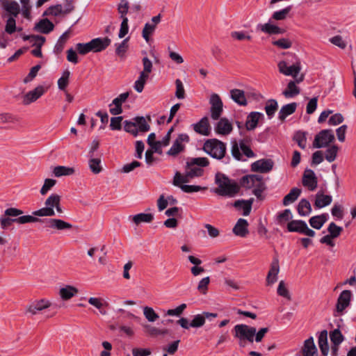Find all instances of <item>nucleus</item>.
Segmentation results:
<instances>
[{"label": "nucleus", "mask_w": 356, "mask_h": 356, "mask_svg": "<svg viewBox=\"0 0 356 356\" xmlns=\"http://www.w3.org/2000/svg\"><path fill=\"white\" fill-rule=\"evenodd\" d=\"M209 161L206 157L190 158L186 162L185 173L177 172L174 176L173 184L179 185L180 181H190L191 179L201 177L204 173L202 168L208 166Z\"/></svg>", "instance_id": "1"}, {"label": "nucleus", "mask_w": 356, "mask_h": 356, "mask_svg": "<svg viewBox=\"0 0 356 356\" xmlns=\"http://www.w3.org/2000/svg\"><path fill=\"white\" fill-rule=\"evenodd\" d=\"M216 184L218 187L213 192L221 196L234 197L240 190V186L233 179H229L225 175H216Z\"/></svg>", "instance_id": "2"}, {"label": "nucleus", "mask_w": 356, "mask_h": 356, "mask_svg": "<svg viewBox=\"0 0 356 356\" xmlns=\"http://www.w3.org/2000/svg\"><path fill=\"white\" fill-rule=\"evenodd\" d=\"M203 149L211 157L220 160L226 154V145L218 139H209L204 143Z\"/></svg>", "instance_id": "3"}, {"label": "nucleus", "mask_w": 356, "mask_h": 356, "mask_svg": "<svg viewBox=\"0 0 356 356\" xmlns=\"http://www.w3.org/2000/svg\"><path fill=\"white\" fill-rule=\"evenodd\" d=\"M124 124V130L134 136L144 134L150 129V127L144 117H136L133 119L132 122L125 120Z\"/></svg>", "instance_id": "4"}, {"label": "nucleus", "mask_w": 356, "mask_h": 356, "mask_svg": "<svg viewBox=\"0 0 356 356\" xmlns=\"http://www.w3.org/2000/svg\"><path fill=\"white\" fill-rule=\"evenodd\" d=\"M234 337L238 339L241 347L245 346V340L252 343L256 334V328L245 324H238L234 326Z\"/></svg>", "instance_id": "5"}, {"label": "nucleus", "mask_w": 356, "mask_h": 356, "mask_svg": "<svg viewBox=\"0 0 356 356\" xmlns=\"http://www.w3.org/2000/svg\"><path fill=\"white\" fill-rule=\"evenodd\" d=\"M231 152L233 157L238 161L244 160L243 159V156L247 158L255 157V154L250 148L245 139L240 140L238 142L236 140L232 141Z\"/></svg>", "instance_id": "6"}, {"label": "nucleus", "mask_w": 356, "mask_h": 356, "mask_svg": "<svg viewBox=\"0 0 356 356\" xmlns=\"http://www.w3.org/2000/svg\"><path fill=\"white\" fill-rule=\"evenodd\" d=\"M38 220H39L38 218L30 215L21 216L17 218H8V216H5L4 213H3L0 217V229L1 231L5 232L13 223L23 225L26 223L37 222Z\"/></svg>", "instance_id": "7"}, {"label": "nucleus", "mask_w": 356, "mask_h": 356, "mask_svg": "<svg viewBox=\"0 0 356 356\" xmlns=\"http://www.w3.org/2000/svg\"><path fill=\"white\" fill-rule=\"evenodd\" d=\"M142 61L143 70L140 73L138 79L135 81L134 83V89L138 92H141L143 90L144 86L148 79L149 75L152 72L153 68L152 63L147 57H144Z\"/></svg>", "instance_id": "8"}, {"label": "nucleus", "mask_w": 356, "mask_h": 356, "mask_svg": "<svg viewBox=\"0 0 356 356\" xmlns=\"http://www.w3.org/2000/svg\"><path fill=\"white\" fill-rule=\"evenodd\" d=\"M335 139L332 129H323L316 135L313 143L315 148H322L327 147Z\"/></svg>", "instance_id": "9"}, {"label": "nucleus", "mask_w": 356, "mask_h": 356, "mask_svg": "<svg viewBox=\"0 0 356 356\" xmlns=\"http://www.w3.org/2000/svg\"><path fill=\"white\" fill-rule=\"evenodd\" d=\"M287 229L290 232H298L310 237L315 236V232L308 227L307 223L301 220H293L287 225Z\"/></svg>", "instance_id": "10"}, {"label": "nucleus", "mask_w": 356, "mask_h": 356, "mask_svg": "<svg viewBox=\"0 0 356 356\" xmlns=\"http://www.w3.org/2000/svg\"><path fill=\"white\" fill-rule=\"evenodd\" d=\"M38 222L44 224V227H49L57 230H67L72 227V225L61 219L38 218Z\"/></svg>", "instance_id": "11"}, {"label": "nucleus", "mask_w": 356, "mask_h": 356, "mask_svg": "<svg viewBox=\"0 0 356 356\" xmlns=\"http://www.w3.org/2000/svg\"><path fill=\"white\" fill-rule=\"evenodd\" d=\"M279 72L286 76H291L294 79H298L297 76L300 72L301 66L300 62H296L291 66H288L284 60H282L278 63Z\"/></svg>", "instance_id": "12"}, {"label": "nucleus", "mask_w": 356, "mask_h": 356, "mask_svg": "<svg viewBox=\"0 0 356 356\" xmlns=\"http://www.w3.org/2000/svg\"><path fill=\"white\" fill-rule=\"evenodd\" d=\"M211 104V117L213 120H218L222 113V102L217 94L211 95L209 100Z\"/></svg>", "instance_id": "13"}, {"label": "nucleus", "mask_w": 356, "mask_h": 356, "mask_svg": "<svg viewBox=\"0 0 356 356\" xmlns=\"http://www.w3.org/2000/svg\"><path fill=\"white\" fill-rule=\"evenodd\" d=\"M351 298L352 293L350 290H344L340 293L336 305V312L337 315L342 314L345 309L350 305ZM335 316H337V314H335Z\"/></svg>", "instance_id": "14"}, {"label": "nucleus", "mask_w": 356, "mask_h": 356, "mask_svg": "<svg viewBox=\"0 0 356 356\" xmlns=\"http://www.w3.org/2000/svg\"><path fill=\"white\" fill-rule=\"evenodd\" d=\"M257 30L268 35H277L284 33L283 29L272 23L270 18L266 23L257 24Z\"/></svg>", "instance_id": "15"}, {"label": "nucleus", "mask_w": 356, "mask_h": 356, "mask_svg": "<svg viewBox=\"0 0 356 356\" xmlns=\"http://www.w3.org/2000/svg\"><path fill=\"white\" fill-rule=\"evenodd\" d=\"M273 165L274 162L271 159H263L254 162L251 165V169L254 172L266 173L273 169Z\"/></svg>", "instance_id": "16"}, {"label": "nucleus", "mask_w": 356, "mask_h": 356, "mask_svg": "<svg viewBox=\"0 0 356 356\" xmlns=\"http://www.w3.org/2000/svg\"><path fill=\"white\" fill-rule=\"evenodd\" d=\"M304 79V76L302 74L298 79L295 81H290L287 85L286 88L282 92V95L286 98H292L300 94V88L296 86V83L302 82Z\"/></svg>", "instance_id": "17"}, {"label": "nucleus", "mask_w": 356, "mask_h": 356, "mask_svg": "<svg viewBox=\"0 0 356 356\" xmlns=\"http://www.w3.org/2000/svg\"><path fill=\"white\" fill-rule=\"evenodd\" d=\"M302 184L311 191L317 188V177L312 170H306L302 177Z\"/></svg>", "instance_id": "18"}, {"label": "nucleus", "mask_w": 356, "mask_h": 356, "mask_svg": "<svg viewBox=\"0 0 356 356\" xmlns=\"http://www.w3.org/2000/svg\"><path fill=\"white\" fill-rule=\"evenodd\" d=\"M44 92V88L42 86H37L35 89L28 92L23 97V104L29 105L36 101Z\"/></svg>", "instance_id": "19"}, {"label": "nucleus", "mask_w": 356, "mask_h": 356, "mask_svg": "<svg viewBox=\"0 0 356 356\" xmlns=\"http://www.w3.org/2000/svg\"><path fill=\"white\" fill-rule=\"evenodd\" d=\"M280 272V265L277 259H273L270 270L266 277V284L273 285L277 281V275Z\"/></svg>", "instance_id": "20"}, {"label": "nucleus", "mask_w": 356, "mask_h": 356, "mask_svg": "<svg viewBox=\"0 0 356 356\" xmlns=\"http://www.w3.org/2000/svg\"><path fill=\"white\" fill-rule=\"evenodd\" d=\"M54 29V24L48 18L40 19L35 24L33 29L43 34H48Z\"/></svg>", "instance_id": "21"}, {"label": "nucleus", "mask_w": 356, "mask_h": 356, "mask_svg": "<svg viewBox=\"0 0 356 356\" xmlns=\"http://www.w3.org/2000/svg\"><path fill=\"white\" fill-rule=\"evenodd\" d=\"M193 129L195 132L203 135L209 136L210 134V124L207 117L202 118L198 122L193 124Z\"/></svg>", "instance_id": "22"}, {"label": "nucleus", "mask_w": 356, "mask_h": 356, "mask_svg": "<svg viewBox=\"0 0 356 356\" xmlns=\"http://www.w3.org/2000/svg\"><path fill=\"white\" fill-rule=\"evenodd\" d=\"M232 129V124L227 118H221L215 127L216 132L223 136L229 134Z\"/></svg>", "instance_id": "23"}, {"label": "nucleus", "mask_w": 356, "mask_h": 356, "mask_svg": "<svg viewBox=\"0 0 356 356\" xmlns=\"http://www.w3.org/2000/svg\"><path fill=\"white\" fill-rule=\"evenodd\" d=\"M93 52H100L110 45L111 40L108 37H98L91 40Z\"/></svg>", "instance_id": "24"}, {"label": "nucleus", "mask_w": 356, "mask_h": 356, "mask_svg": "<svg viewBox=\"0 0 356 356\" xmlns=\"http://www.w3.org/2000/svg\"><path fill=\"white\" fill-rule=\"evenodd\" d=\"M332 197L329 195H325L323 192L318 191L315 195L314 207L317 209L325 207L331 204Z\"/></svg>", "instance_id": "25"}, {"label": "nucleus", "mask_w": 356, "mask_h": 356, "mask_svg": "<svg viewBox=\"0 0 356 356\" xmlns=\"http://www.w3.org/2000/svg\"><path fill=\"white\" fill-rule=\"evenodd\" d=\"M45 207L40 209L33 211L32 212V216L43 217V216H53L55 215L54 209H52L51 202H50L49 197L44 202Z\"/></svg>", "instance_id": "26"}, {"label": "nucleus", "mask_w": 356, "mask_h": 356, "mask_svg": "<svg viewBox=\"0 0 356 356\" xmlns=\"http://www.w3.org/2000/svg\"><path fill=\"white\" fill-rule=\"evenodd\" d=\"M51 306V304L45 299H41L40 300L32 302L28 307L27 312L32 315L36 314L38 312H40L46 308Z\"/></svg>", "instance_id": "27"}, {"label": "nucleus", "mask_w": 356, "mask_h": 356, "mask_svg": "<svg viewBox=\"0 0 356 356\" xmlns=\"http://www.w3.org/2000/svg\"><path fill=\"white\" fill-rule=\"evenodd\" d=\"M248 222L245 219L239 218L233 228L235 235L240 237H245L248 234Z\"/></svg>", "instance_id": "28"}, {"label": "nucleus", "mask_w": 356, "mask_h": 356, "mask_svg": "<svg viewBox=\"0 0 356 356\" xmlns=\"http://www.w3.org/2000/svg\"><path fill=\"white\" fill-rule=\"evenodd\" d=\"M263 114L259 112H251L248 116L245 122V127L247 130H254L259 122L260 118L263 117Z\"/></svg>", "instance_id": "29"}, {"label": "nucleus", "mask_w": 356, "mask_h": 356, "mask_svg": "<svg viewBox=\"0 0 356 356\" xmlns=\"http://www.w3.org/2000/svg\"><path fill=\"white\" fill-rule=\"evenodd\" d=\"M230 97L232 99L240 106H245L248 102L245 95V92L240 89H232L230 90Z\"/></svg>", "instance_id": "30"}, {"label": "nucleus", "mask_w": 356, "mask_h": 356, "mask_svg": "<svg viewBox=\"0 0 356 356\" xmlns=\"http://www.w3.org/2000/svg\"><path fill=\"white\" fill-rule=\"evenodd\" d=\"M129 97L128 92H123L113 100V115L120 114L122 112V104Z\"/></svg>", "instance_id": "31"}, {"label": "nucleus", "mask_w": 356, "mask_h": 356, "mask_svg": "<svg viewBox=\"0 0 356 356\" xmlns=\"http://www.w3.org/2000/svg\"><path fill=\"white\" fill-rule=\"evenodd\" d=\"M318 343L322 354L327 355L329 351L327 330H323L320 332L318 337Z\"/></svg>", "instance_id": "32"}, {"label": "nucleus", "mask_w": 356, "mask_h": 356, "mask_svg": "<svg viewBox=\"0 0 356 356\" xmlns=\"http://www.w3.org/2000/svg\"><path fill=\"white\" fill-rule=\"evenodd\" d=\"M303 353L305 356H317V349L313 337H310L305 341Z\"/></svg>", "instance_id": "33"}, {"label": "nucleus", "mask_w": 356, "mask_h": 356, "mask_svg": "<svg viewBox=\"0 0 356 356\" xmlns=\"http://www.w3.org/2000/svg\"><path fill=\"white\" fill-rule=\"evenodd\" d=\"M298 212L301 216H309L312 213V206L310 202L306 199H302L298 204Z\"/></svg>", "instance_id": "34"}, {"label": "nucleus", "mask_w": 356, "mask_h": 356, "mask_svg": "<svg viewBox=\"0 0 356 356\" xmlns=\"http://www.w3.org/2000/svg\"><path fill=\"white\" fill-rule=\"evenodd\" d=\"M297 104L293 102L283 106L279 112V119L284 120L287 116L293 114L296 109Z\"/></svg>", "instance_id": "35"}, {"label": "nucleus", "mask_w": 356, "mask_h": 356, "mask_svg": "<svg viewBox=\"0 0 356 356\" xmlns=\"http://www.w3.org/2000/svg\"><path fill=\"white\" fill-rule=\"evenodd\" d=\"M301 189L298 188H293L290 192L284 197L283 204L287 206L294 202L301 194Z\"/></svg>", "instance_id": "36"}, {"label": "nucleus", "mask_w": 356, "mask_h": 356, "mask_svg": "<svg viewBox=\"0 0 356 356\" xmlns=\"http://www.w3.org/2000/svg\"><path fill=\"white\" fill-rule=\"evenodd\" d=\"M74 172V168L64 166V165H58V166L55 167L53 170V174L56 177L71 175Z\"/></svg>", "instance_id": "37"}, {"label": "nucleus", "mask_w": 356, "mask_h": 356, "mask_svg": "<svg viewBox=\"0 0 356 356\" xmlns=\"http://www.w3.org/2000/svg\"><path fill=\"white\" fill-rule=\"evenodd\" d=\"M253 189V194L257 197L261 198L262 193L266 189V185L264 181H263V178L261 175H258L256 182L254 184V186L252 187Z\"/></svg>", "instance_id": "38"}, {"label": "nucleus", "mask_w": 356, "mask_h": 356, "mask_svg": "<svg viewBox=\"0 0 356 356\" xmlns=\"http://www.w3.org/2000/svg\"><path fill=\"white\" fill-rule=\"evenodd\" d=\"M326 221L327 215L321 214L312 217L309 219V224L313 228L320 229Z\"/></svg>", "instance_id": "39"}, {"label": "nucleus", "mask_w": 356, "mask_h": 356, "mask_svg": "<svg viewBox=\"0 0 356 356\" xmlns=\"http://www.w3.org/2000/svg\"><path fill=\"white\" fill-rule=\"evenodd\" d=\"M291 9H292V6H289L282 10L275 11L273 13V15L270 17V19L275 20V21L284 20L287 18Z\"/></svg>", "instance_id": "40"}, {"label": "nucleus", "mask_w": 356, "mask_h": 356, "mask_svg": "<svg viewBox=\"0 0 356 356\" xmlns=\"http://www.w3.org/2000/svg\"><path fill=\"white\" fill-rule=\"evenodd\" d=\"M154 219V215L152 213H140L136 215H134L132 217V221L136 225H138L142 222H151Z\"/></svg>", "instance_id": "41"}, {"label": "nucleus", "mask_w": 356, "mask_h": 356, "mask_svg": "<svg viewBox=\"0 0 356 356\" xmlns=\"http://www.w3.org/2000/svg\"><path fill=\"white\" fill-rule=\"evenodd\" d=\"M188 181H180L179 185H175V186L179 187L182 191H184V193H187L198 192L200 191H205L207 189V187H202L200 186L184 184V183H188Z\"/></svg>", "instance_id": "42"}, {"label": "nucleus", "mask_w": 356, "mask_h": 356, "mask_svg": "<svg viewBox=\"0 0 356 356\" xmlns=\"http://www.w3.org/2000/svg\"><path fill=\"white\" fill-rule=\"evenodd\" d=\"M252 200H237L234 206L236 208L242 209L243 216H248L251 211Z\"/></svg>", "instance_id": "43"}, {"label": "nucleus", "mask_w": 356, "mask_h": 356, "mask_svg": "<svg viewBox=\"0 0 356 356\" xmlns=\"http://www.w3.org/2000/svg\"><path fill=\"white\" fill-rule=\"evenodd\" d=\"M77 289L72 286L66 285L60 289V296L63 300H69L76 295Z\"/></svg>", "instance_id": "44"}, {"label": "nucleus", "mask_w": 356, "mask_h": 356, "mask_svg": "<svg viewBox=\"0 0 356 356\" xmlns=\"http://www.w3.org/2000/svg\"><path fill=\"white\" fill-rule=\"evenodd\" d=\"M258 175H248L243 176L240 181V184L245 188H252L256 182Z\"/></svg>", "instance_id": "45"}, {"label": "nucleus", "mask_w": 356, "mask_h": 356, "mask_svg": "<svg viewBox=\"0 0 356 356\" xmlns=\"http://www.w3.org/2000/svg\"><path fill=\"white\" fill-rule=\"evenodd\" d=\"M15 17H16L10 16L6 21V24L5 26V31L8 34L11 35V34H13L17 31H21L22 30V28H21V27L17 28L16 26Z\"/></svg>", "instance_id": "46"}, {"label": "nucleus", "mask_w": 356, "mask_h": 356, "mask_svg": "<svg viewBox=\"0 0 356 356\" xmlns=\"http://www.w3.org/2000/svg\"><path fill=\"white\" fill-rule=\"evenodd\" d=\"M3 8L12 17H17L19 12V6L15 1H12L10 3L7 2L4 5Z\"/></svg>", "instance_id": "47"}, {"label": "nucleus", "mask_w": 356, "mask_h": 356, "mask_svg": "<svg viewBox=\"0 0 356 356\" xmlns=\"http://www.w3.org/2000/svg\"><path fill=\"white\" fill-rule=\"evenodd\" d=\"M307 133L302 131H298L295 133L293 139L297 143L301 149H305L307 147Z\"/></svg>", "instance_id": "48"}, {"label": "nucleus", "mask_w": 356, "mask_h": 356, "mask_svg": "<svg viewBox=\"0 0 356 356\" xmlns=\"http://www.w3.org/2000/svg\"><path fill=\"white\" fill-rule=\"evenodd\" d=\"M70 76V72L68 69L65 70L62 72L61 76L58 80V88L60 90H65L67 88L69 82V78Z\"/></svg>", "instance_id": "49"}, {"label": "nucleus", "mask_w": 356, "mask_h": 356, "mask_svg": "<svg viewBox=\"0 0 356 356\" xmlns=\"http://www.w3.org/2000/svg\"><path fill=\"white\" fill-rule=\"evenodd\" d=\"M128 40L129 38H125L121 43L118 44H115L116 49L115 54L118 56H119L122 60L125 58L126 52L128 49Z\"/></svg>", "instance_id": "50"}, {"label": "nucleus", "mask_w": 356, "mask_h": 356, "mask_svg": "<svg viewBox=\"0 0 356 356\" xmlns=\"http://www.w3.org/2000/svg\"><path fill=\"white\" fill-rule=\"evenodd\" d=\"M278 104L275 99H269L266 106L265 111L269 118H272L275 111L277 110Z\"/></svg>", "instance_id": "51"}, {"label": "nucleus", "mask_w": 356, "mask_h": 356, "mask_svg": "<svg viewBox=\"0 0 356 356\" xmlns=\"http://www.w3.org/2000/svg\"><path fill=\"white\" fill-rule=\"evenodd\" d=\"M88 165L90 170L94 174H99L102 170L101 160L98 158L89 157Z\"/></svg>", "instance_id": "52"}, {"label": "nucleus", "mask_w": 356, "mask_h": 356, "mask_svg": "<svg viewBox=\"0 0 356 356\" xmlns=\"http://www.w3.org/2000/svg\"><path fill=\"white\" fill-rule=\"evenodd\" d=\"M78 53L81 55H86L89 52H93L91 41L86 43L79 42L76 44Z\"/></svg>", "instance_id": "53"}, {"label": "nucleus", "mask_w": 356, "mask_h": 356, "mask_svg": "<svg viewBox=\"0 0 356 356\" xmlns=\"http://www.w3.org/2000/svg\"><path fill=\"white\" fill-rule=\"evenodd\" d=\"M68 32H69V30H67L58 38L56 44L54 45V47L53 51L54 54H59L63 51V50L64 49L65 38L67 37Z\"/></svg>", "instance_id": "54"}, {"label": "nucleus", "mask_w": 356, "mask_h": 356, "mask_svg": "<svg viewBox=\"0 0 356 356\" xmlns=\"http://www.w3.org/2000/svg\"><path fill=\"white\" fill-rule=\"evenodd\" d=\"M330 337L332 343L336 346H339L343 341V336L339 329H335L331 332Z\"/></svg>", "instance_id": "55"}, {"label": "nucleus", "mask_w": 356, "mask_h": 356, "mask_svg": "<svg viewBox=\"0 0 356 356\" xmlns=\"http://www.w3.org/2000/svg\"><path fill=\"white\" fill-rule=\"evenodd\" d=\"M338 150L339 148L335 145L327 148L325 151V159L330 163L334 161L337 158Z\"/></svg>", "instance_id": "56"}, {"label": "nucleus", "mask_w": 356, "mask_h": 356, "mask_svg": "<svg viewBox=\"0 0 356 356\" xmlns=\"http://www.w3.org/2000/svg\"><path fill=\"white\" fill-rule=\"evenodd\" d=\"M143 314L146 319L149 322H154L159 318V315L154 312L153 308L150 307H145L143 308Z\"/></svg>", "instance_id": "57"}, {"label": "nucleus", "mask_w": 356, "mask_h": 356, "mask_svg": "<svg viewBox=\"0 0 356 356\" xmlns=\"http://www.w3.org/2000/svg\"><path fill=\"white\" fill-rule=\"evenodd\" d=\"M3 213L5 216L11 218H17L21 216H24V211L22 209L15 207H9L6 209Z\"/></svg>", "instance_id": "58"}, {"label": "nucleus", "mask_w": 356, "mask_h": 356, "mask_svg": "<svg viewBox=\"0 0 356 356\" xmlns=\"http://www.w3.org/2000/svg\"><path fill=\"white\" fill-rule=\"evenodd\" d=\"M277 294L286 299L290 300L291 299L290 293L286 286L285 282L283 280H281L279 283L277 290Z\"/></svg>", "instance_id": "59"}, {"label": "nucleus", "mask_w": 356, "mask_h": 356, "mask_svg": "<svg viewBox=\"0 0 356 356\" xmlns=\"http://www.w3.org/2000/svg\"><path fill=\"white\" fill-rule=\"evenodd\" d=\"M50 202H51L52 209L54 208L56 209L57 212L62 213L63 209L60 206V196L56 193H51L49 196Z\"/></svg>", "instance_id": "60"}, {"label": "nucleus", "mask_w": 356, "mask_h": 356, "mask_svg": "<svg viewBox=\"0 0 356 356\" xmlns=\"http://www.w3.org/2000/svg\"><path fill=\"white\" fill-rule=\"evenodd\" d=\"M273 44L282 49H287L291 47L292 42L288 38H280L273 42Z\"/></svg>", "instance_id": "61"}, {"label": "nucleus", "mask_w": 356, "mask_h": 356, "mask_svg": "<svg viewBox=\"0 0 356 356\" xmlns=\"http://www.w3.org/2000/svg\"><path fill=\"white\" fill-rule=\"evenodd\" d=\"M56 180L54 179H45L42 188H40V193L42 195H44L47 192L55 186Z\"/></svg>", "instance_id": "62"}, {"label": "nucleus", "mask_w": 356, "mask_h": 356, "mask_svg": "<svg viewBox=\"0 0 356 356\" xmlns=\"http://www.w3.org/2000/svg\"><path fill=\"white\" fill-rule=\"evenodd\" d=\"M155 24H152L149 23H146L143 29L142 35L146 42H148L149 40L150 35L154 33L155 30Z\"/></svg>", "instance_id": "63"}, {"label": "nucleus", "mask_w": 356, "mask_h": 356, "mask_svg": "<svg viewBox=\"0 0 356 356\" xmlns=\"http://www.w3.org/2000/svg\"><path fill=\"white\" fill-rule=\"evenodd\" d=\"M41 65L38 64L30 70L29 73L26 75V76L24 79V83H28L31 82L36 76L38 71L40 70Z\"/></svg>", "instance_id": "64"}]
</instances>
